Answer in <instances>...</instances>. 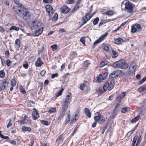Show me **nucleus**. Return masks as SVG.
Listing matches in <instances>:
<instances>
[{
  "instance_id": "obj_1",
  "label": "nucleus",
  "mask_w": 146,
  "mask_h": 146,
  "mask_svg": "<svg viewBox=\"0 0 146 146\" xmlns=\"http://www.w3.org/2000/svg\"><path fill=\"white\" fill-rule=\"evenodd\" d=\"M110 82H107L105 83L103 86V89L104 92L106 91L107 90H110L113 88L115 85V82L116 79H110Z\"/></svg>"
},
{
  "instance_id": "obj_2",
  "label": "nucleus",
  "mask_w": 146,
  "mask_h": 146,
  "mask_svg": "<svg viewBox=\"0 0 146 146\" xmlns=\"http://www.w3.org/2000/svg\"><path fill=\"white\" fill-rule=\"evenodd\" d=\"M113 66L115 68H127L128 65L126 63L124 60H121L113 63Z\"/></svg>"
},
{
  "instance_id": "obj_3",
  "label": "nucleus",
  "mask_w": 146,
  "mask_h": 146,
  "mask_svg": "<svg viewBox=\"0 0 146 146\" xmlns=\"http://www.w3.org/2000/svg\"><path fill=\"white\" fill-rule=\"evenodd\" d=\"M125 5V8L127 11L130 13H132L133 11V6L131 3L129 1H127L125 3H124L123 1L122 3L121 7L123 6V5Z\"/></svg>"
},
{
  "instance_id": "obj_4",
  "label": "nucleus",
  "mask_w": 146,
  "mask_h": 146,
  "mask_svg": "<svg viewBox=\"0 0 146 146\" xmlns=\"http://www.w3.org/2000/svg\"><path fill=\"white\" fill-rule=\"evenodd\" d=\"M142 30V27L140 25L135 23L132 26L131 31L132 33L140 31Z\"/></svg>"
},
{
  "instance_id": "obj_5",
  "label": "nucleus",
  "mask_w": 146,
  "mask_h": 146,
  "mask_svg": "<svg viewBox=\"0 0 146 146\" xmlns=\"http://www.w3.org/2000/svg\"><path fill=\"white\" fill-rule=\"evenodd\" d=\"M136 68V66L135 62L134 61L131 62L129 65V75L131 76L133 75Z\"/></svg>"
},
{
  "instance_id": "obj_6",
  "label": "nucleus",
  "mask_w": 146,
  "mask_h": 146,
  "mask_svg": "<svg viewBox=\"0 0 146 146\" xmlns=\"http://www.w3.org/2000/svg\"><path fill=\"white\" fill-rule=\"evenodd\" d=\"M25 9V8L23 9H22V16L24 20L27 21L30 19L31 15L30 13Z\"/></svg>"
},
{
  "instance_id": "obj_7",
  "label": "nucleus",
  "mask_w": 146,
  "mask_h": 146,
  "mask_svg": "<svg viewBox=\"0 0 146 146\" xmlns=\"http://www.w3.org/2000/svg\"><path fill=\"white\" fill-rule=\"evenodd\" d=\"M92 16L93 15L92 14L89 13H88L86 14L82 18L83 21L81 25L82 26L86 23L89 20Z\"/></svg>"
},
{
  "instance_id": "obj_8",
  "label": "nucleus",
  "mask_w": 146,
  "mask_h": 146,
  "mask_svg": "<svg viewBox=\"0 0 146 146\" xmlns=\"http://www.w3.org/2000/svg\"><path fill=\"white\" fill-rule=\"evenodd\" d=\"M121 72V70H117L114 71L110 74L109 76L110 79H115V78L117 77L119 75Z\"/></svg>"
},
{
  "instance_id": "obj_9",
  "label": "nucleus",
  "mask_w": 146,
  "mask_h": 146,
  "mask_svg": "<svg viewBox=\"0 0 146 146\" xmlns=\"http://www.w3.org/2000/svg\"><path fill=\"white\" fill-rule=\"evenodd\" d=\"M70 103V102H69L63 100L62 107L60 108V111H66L68 109Z\"/></svg>"
},
{
  "instance_id": "obj_10",
  "label": "nucleus",
  "mask_w": 146,
  "mask_h": 146,
  "mask_svg": "<svg viewBox=\"0 0 146 146\" xmlns=\"http://www.w3.org/2000/svg\"><path fill=\"white\" fill-rule=\"evenodd\" d=\"M80 112V110L78 109L75 112V114L74 117H72L71 119L70 123H74L78 118L79 117V114Z\"/></svg>"
},
{
  "instance_id": "obj_11",
  "label": "nucleus",
  "mask_w": 146,
  "mask_h": 146,
  "mask_svg": "<svg viewBox=\"0 0 146 146\" xmlns=\"http://www.w3.org/2000/svg\"><path fill=\"white\" fill-rule=\"evenodd\" d=\"M46 11L48 13L50 16H52L55 12L52 7L50 5H47L45 7Z\"/></svg>"
},
{
  "instance_id": "obj_12",
  "label": "nucleus",
  "mask_w": 146,
  "mask_h": 146,
  "mask_svg": "<svg viewBox=\"0 0 146 146\" xmlns=\"http://www.w3.org/2000/svg\"><path fill=\"white\" fill-rule=\"evenodd\" d=\"M8 83L5 80L2 81L0 83V92L5 89L6 86L8 85Z\"/></svg>"
},
{
  "instance_id": "obj_13",
  "label": "nucleus",
  "mask_w": 146,
  "mask_h": 146,
  "mask_svg": "<svg viewBox=\"0 0 146 146\" xmlns=\"http://www.w3.org/2000/svg\"><path fill=\"white\" fill-rule=\"evenodd\" d=\"M108 35V33H105L95 41L94 43V46H95L96 44L99 43L100 42L104 40L106 38Z\"/></svg>"
},
{
  "instance_id": "obj_14",
  "label": "nucleus",
  "mask_w": 146,
  "mask_h": 146,
  "mask_svg": "<svg viewBox=\"0 0 146 146\" xmlns=\"http://www.w3.org/2000/svg\"><path fill=\"white\" fill-rule=\"evenodd\" d=\"M32 117L34 120H36L39 117V115L38 113L37 110L35 108L33 109V111L32 113Z\"/></svg>"
},
{
  "instance_id": "obj_15",
  "label": "nucleus",
  "mask_w": 146,
  "mask_h": 146,
  "mask_svg": "<svg viewBox=\"0 0 146 146\" xmlns=\"http://www.w3.org/2000/svg\"><path fill=\"white\" fill-rule=\"evenodd\" d=\"M103 75L100 74L99 76L97 77V82H101V81L105 79L107 75V73L103 74Z\"/></svg>"
},
{
  "instance_id": "obj_16",
  "label": "nucleus",
  "mask_w": 146,
  "mask_h": 146,
  "mask_svg": "<svg viewBox=\"0 0 146 146\" xmlns=\"http://www.w3.org/2000/svg\"><path fill=\"white\" fill-rule=\"evenodd\" d=\"M29 121L28 117L26 115H25L23 119L18 121V123L20 124H24L25 123L29 122Z\"/></svg>"
},
{
  "instance_id": "obj_17",
  "label": "nucleus",
  "mask_w": 146,
  "mask_h": 146,
  "mask_svg": "<svg viewBox=\"0 0 146 146\" xmlns=\"http://www.w3.org/2000/svg\"><path fill=\"white\" fill-rule=\"evenodd\" d=\"M70 10L69 8H68L66 6H64L62 7L60 9V11L63 13H68Z\"/></svg>"
},
{
  "instance_id": "obj_18",
  "label": "nucleus",
  "mask_w": 146,
  "mask_h": 146,
  "mask_svg": "<svg viewBox=\"0 0 146 146\" xmlns=\"http://www.w3.org/2000/svg\"><path fill=\"white\" fill-rule=\"evenodd\" d=\"M125 95V93L124 92H123L121 93L119 96L116 98V101L117 103H120L121 101V99L124 97Z\"/></svg>"
},
{
  "instance_id": "obj_19",
  "label": "nucleus",
  "mask_w": 146,
  "mask_h": 146,
  "mask_svg": "<svg viewBox=\"0 0 146 146\" xmlns=\"http://www.w3.org/2000/svg\"><path fill=\"white\" fill-rule=\"evenodd\" d=\"M95 116L94 117L95 121L98 122L100 120L101 118L102 117V115L99 112H97L95 114Z\"/></svg>"
},
{
  "instance_id": "obj_20",
  "label": "nucleus",
  "mask_w": 146,
  "mask_h": 146,
  "mask_svg": "<svg viewBox=\"0 0 146 146\" xmlns=\"http://www.w3.org/2000/svg\"><path fill=\"white\" fill-rule=\"evenodd\" d=\"M43 27H42L36 30L34 33V36H37L40 35L43 31Z\"/></svg>"
},
{
  "instance_id": "obj_21",
  "label": "nucleus",
  "mask_w": 146,
  "mask_h": 146,
  "mask_svg": "<svg viewBox=\"0 0 146 146\" xmlns=\"http://www.w3.org/2000/svg\"><path fill=\"white\" fill-rule=\"evenodd\" d=\"M44 64V62L41 60V58L39 57L35 62V65L37 67H40L42 64Z\"/></svg>"
},
{
  "instance_id": "obj_22",
  "label": "nucleus",
  "mask_w": 146,
  "mask_h": 146,
  "mask_svg": "<svg viewBox=\"0 0 146 146\" xmlns=\"http://www.w3.org/2000/svg\"><path fill=\"white\" fill-rule=\"evenodd\" d=\"M114 42L115 44L119 45L125 42V40L120 38L114 39Z\"/></svg>"
},
{
  "instance_id": "obj_23",
  "label": "nucleus",
  "mask_w": 146,
  "mask_h": 146,
  "mask_svg": "<svg viewBox=\"0 0 146 146\" xmlns=\"http://www.w3.org/2000/svg\"><path fill=\"white\" fill-rule=\"evenodd\" d=\"M72 94L70 92H69L66 96V98L64 100L66 101L69 102H71V101L72 98Z\"/></svg>"
},
{
  "instance_id": "obj_24",
  "label": "nucleus",
  "mask_w": 146,
  "mask_h": 146,
  "mask_svg": "<svg viewBox=\"0 0 146 146\" xmlns=\"http://www.w3.org/2000/svg\"><path fill=\"white\" fill-rule=\"evenodd\" d=\"M84 112L85 115L88 117L90 118L91 117V113L89 109L88 108H86L84 109Z\"/></svg>"
},
{
  "instance_id": "obj_25",
  "label": "nucleus",
  "mask_w": 146,
  "mask_h": 146,
  "mask_svg": "<svg viewBox=\"0 0 146 146\" xmlns=\"http://www.w3.org/2000/svg\"><path fill=\"white\" fill-rule=\"evenodd\" d=\"M13 10L15 11V12L17 13H20L21 11H23V9L20 8H19V7H18L17 6L16 7H13Z\"/></svg>"
},
{
  "instance_id": "obj_26",
  "label": "nucleus",
  "mask_w": 146,
  "mask_h": 146,
  "mask_svg": "<svg viewBox=\"0 0 146 146\" xmlns=\"http://www.w3.org/2000/svg\"><path fill=\"white\" fill-rule=\"evenodd\" d=\"M111 55L112 58H116L118 54L114 50L112 49L111 52Z\"/></svg>"
},
{
  "instance_id": "obj_27",
  "label": "nucleus",
  "mask_w": 146,
  "mask_h": 146,
  "mask_svg": "<svg viewBox=\"0 0 146 146\" xmlns=\"http://www.w3.org/2000/svg\"><path fill=\"white\" fill-rule=\"evenodd\" d=\"M39 23L37 22H34L33 23L32 26V29H37L38 27V24Z\"/></svg>"
},
{
  "instance_id": "obj_28",
  "label": "nucleus",
  "mask_w": 146,
  "mask_h": 146,
  "mask_svg": "<svg viewBox=\"0 0 146 146\" xmlns=\"http://www.w3.org/2000/svg\"><path fill=\"white\" fill-rule=\"evenodd\" d=\"M14 1L18 5L19 8H20L22 9H23L25 8L24 6L19 3V0H14Z\"/></svg>"
},
{
  "instance_id": "obj_29",
  "label": "nucleus",
  "mask_w": 146,
  "mask_h": 146,
  "mask_svg": "<svg viewBox=\"0 0 146 146\" xmlns=\"http://www.w3.org/2000/svg\"><path fill=\"white\" fill-rule=\"evenodd\" d=\"M80 2H78L75 5L73 9V10L74 11H76L78 10L79 9L80 7Z\"/></svg>"
},
{
  "instance_id": "obj_30",
  "label": "nucleus",
  "mask_w": 146,
  "mask_h": 146,
  "mask_svg": "<svg viewBox=\"0 0 146 146\" xmlns=\"http://www.w3.org/2000/svg\"><path fill=\"white\" fill-rule=\"evenodd\" d=\"M64 90V89L61 88L59 91H57L55 93L56 97H57L61 95Z\"/></svg>"
},
{
  "instance_id": "obj_31",
  "label": "nucleus",
  "mask_w": 146,
  "mask_h": 146,
  "mask_svg": "<svg viewBox=\"0 0 146 146\" xmlns=\"http://www.w3.org/2000/svg\"><path fill=\"white\" fill-rule=\"evenodd\" d=\"M130 110V108L129 107H124L121 110V112L122 113H124L127 111H129Z\"/></svg>"
},
{
  "instance_id": "obj_32",
  "label": "nucleus",
  "mask_w": 146,
  "mask_h": 146,
  "mask_svg": "<svg viewBox=\"0 0 146 146\" xmlns=\"http://www.w3.org/2000/svg\"><path fill=\"white\" fill-rule=\"evenodd\" d=\"M56 110L55 108H53L50 109L48 111V112L49 113L51 114L53 113L56 112Z\"/></svg>"
},
{
  "instance_id": "obj_33",
  "label": "nucleus",
  "mask_w": 146,
  "mask_h": 146,
  "mask_svg": "<svg viewBox=\"0 0 146 146\" xmlns=\"http://www.w3.org/2000/svg\"><path fill=\"white\" fill-rule=\"evenodd\" d=\"M19 27H16L15 26H11L10 28L9 29V30L10 31L12 30H15L16 31H19Z\"/></svg>"
},
{
  "instance_id": "obj_34",
  "label": "nucleus",
  "mask_w": 146,
  "mask_h": 146,
  "mask_svg": "<svg viewBox=\"0 0 146 146\" xmlns=\"http://www.w3.org/2000/svg\"><path fill=\"white\" fill-rule=\"evenodd\" d=\"M140 117V115H138L134 119H132L131 122L132 123H134L137 121Z\"/></svg>"
},
{
  "instance_id": "obj_35",
  "label": "nucleus",
  "mask_w": 146,
  "mask_h": 146,
  "mask_svg": "<svg viewBox=\"0 0 146 146\" xmlns=\"http://www.w3.org/2000/svg\"><path fill=\"white\" fill-rule=\"evenodd\" d=\"M90 63L89 62L88 60H86L84 61V68L86 69Z\"/></svg>"
},
{
  "instance_id": "obj_36",
  "label": "nucleus",
  "mask_w": 146,
  "mask_h": 146,
  "mask_svg": "<svg viewBox=\"0 0 146 146\" xmlns=\"http://www.w3.org/2000/svg\"><path fill=\"white\" fill-rule=\"evenodd\" d=\"M139 92H141L143 91H145L146 90V87L145 86H140L138 89Z\"/></svg>"
},
{
  "instance_id": "obj_37",
  "label": "nucleus",
  "mask_w": 146,
  "mask_h": 146,
  "mask_svg": "<svg viewBox=\"0 0 146 146\" xmlns=\"http://www.w3.org/2000/svg\"><path fill=\"white\" fill-rule=\"evenodd\" d=\"M50 47L52 48V50L53 51H55L57 49V45L56 44L52 45Z\"/></svg>"
},
{
  "instance_id": "obj_38",
  "label": "nucleus",
  "mask_w": 146,
  "mask_h": 146,
  "mask_svg": "<svg viewBox=\"0 0 146 146\" xmlns=\"http://www.w3.org/2000/svg\"><path fill=\"white\" fill-rule=\"evenodd\" d=\"M115 12L112 11H109L106 13V15H114Z\"/></svg>"
},
{
  "instance_id": "obj_39",
  "label": "nucleus",
  "mask_w": 146,
  "mask_h": 146,
  "mask_svg": "<svg viewBox=\"0 0 146 146\" xmlns=\"http://www.w3.org/2000/svg\"><path fill=\"white\" fill-rule=\"evenodd\" d=\"M5 75V73L3 70L0 71V77L3 78L4 77Z\"/></svg>"
},
{
  "instance_id": "obj_40",
  "label": "nucleus",
  "mask_w": 146,
  "mask_h": 146,
  "mask_svg": "<svg viewBox=\"0 0 146 146\" xmlns=\"http://www.w3.org/2000/svg\"><path fill=\"white\" fill-rule=\"evenodd\" d=\"M58 17V14L57 13H55L54 14V16L52 18V20L53 21H55L57 20Z\"/></svg>"
},
{
  "instance_id": "obj_41",
  "label": "nucleus",
  "mask_w": 146,
  "mask_h": 146,
  "mask_svg": "<svg viewBox=\"0 0 146 146\" xmlns=\"http://www.w3.org/2000/svg\"><path fill=\"white\" fill-rule=\"evenodd\" d=\"M20 42L19 40L18 39H16L15 41V45H16L19 48L20 46Z\"/></svg>"
},
{
  "instance_id": "obj_42",
  "label": "nucleus",
  "mask_w": 146,
  "mask_h": 146,
  "mask_svg": "<svg viewBox=\"0 0 146 146\" xmlns=\"http://www.w3.org/2000/svg\"><path fill=\"white\" fill-rule=\"evenodd\" d=\"M16 84L15 80L14 79H13L11 81V84L12 86H15Z\"/></svg>"
},
{
  "instance_id": "obj_43",
  "label": "nucleus",
  "mask_w": 146,
  "mask_h": 146,
  "mask_svg": "<svg viewBox=\"0 0 146 146\" xmlns=\"http://www.w3.org/2000/svg\"><path fill=\"white\" fill-rule=\"evenodd\" d=\"M6 63L8 66H10L11 65L12 62L9 59H7L6 61Z\"/></svg>"
},
{
  "instance_id": "obj_44",
  "label": "nucleus",
  "mask_w": 146,
  "mask_h": 146,
  "mask_svg": "<svg viewBox=\"0 0 146 146\" xmlns=\"http://www.w3.org/2000/svg\"><path fill=\"white\" fill-rule=\"evenodd\" d=\"M99 18L98 17H96L95 18L93 21V23L94 25H96L99 21Z\"/></svg>"
},
{
  "instance_id": "obj_45",
  "label": "nucleus",
  "mask_w": 146,
  "mask_h": 146,
  "mask_svg": "<svg viewBox=\"0 0 146 146\" xmlns=\"http://www.w3.org/2000/svg\"><path fill=\"white\" fill-rule=\"evenodd\" d=\"M86 86V85L84 84H80V88L83 91L84 90Z\"/></svg>"
},
{
  "instance_id": "obj_46",
  "label": "nucleus",
  "mask_w": 146,
  "mask_h": 146,
  "mask_svg": "<svg viewBox=\"0 0 146 146\" xmlns=\"http://www.w3.org/2000/svg\"><path fill=\"white\" fill-rule=\"evenodd\" d=\"M19 88L21 92L23 94H25L26 93V91L22 86H20Z\"/></svg>"
},
{
  "instance_id": "obj_47",
  "label": "nucleus",
  "mask_w": 146,
  "mask_h": 146,
  "mask_svg": "<svg viewBox=\"0 0 146 146\" xmlns=\"http://www.w3.org/2000/svg\"><path fill=\"white\" fill-rule=\"evenodd\" d=\"M41 122L42 124L46 125H48L50 124L47 121L42 120Z\"/></svg>"
},
{
  "instance_id": "obj_48",
  "label": "nucleus",
  "mask_w": 146,
  "mask_h": 146,
  "mask_svg": "<svg viewBox=\"0 0 146 146\" xmlns=\"http://www.w3.org/2000/svg\"><path fill=\"white\" fill-rule=\"evenodd\" d=\"M8 142L14 145H15L16 144V142L14 140H9L8 141Z\"/></svg>"
},
{
  "instance_id": "obj_49",
  "label": "nucleus",
  "mask_w": 146,
  "mask_h": 146,
  "mask_svg": "<svg viewBox=\"0 0 146 146\" xmlns=\"http://www.w3.org/2000/svg\"><path fill=\"white\" fill-rule=\"evenodd\" d=\"M60 115L59 116L60 117H63L65 114V112L66 111H60Z\"/></svg>"
},
{
  "instance_id": "obj_50",
  "label": "nucleus",
  "mask_w": 146,
  "mask_h": 146,
  "mask_svg": "<svg viewBox=\"0 0 146 146\" xmlns=\"http://www.w3.org/2000/svg\"><path fill=\"white\" fill-rule=\"evenodd\" d=\"M58 74L57 73H56L55 74H52L51 76V78H54L56 77H57L58 76Z\"/></svg>"
},
{
  "instance_id": "obj_51",
  "label": "nucleus",
  "mask_w": 146,
  "mask_h": 146,
  "mask_svg": "<svg viewBox=\"0 0 146 146\" xmlns=\"http://www.w3.org/2000/svg\"><path fill=\"white\" fill-rule=\"evenodd\" d=\"M100 120V123L101 124L103 123H104L105 122V119L104 117V116L103 115H102V117L101 118Z\"/></svg>"
},
{
  "instance_id": "obj_52",
  "label": "nucleus",
  "mask_w": 146,
  "mask_h": 146,
  "mask_svg": "<svg viewBox=\"0 0 146 146\" xmlns=\"http://www.w3.org/2000/svg\"><path fill=\"white\" fill-rule=\"evenodd\" d=\"M46 73V71L45 70H42L40 73V74L42 76H45V74Z\"/></svg>"
},
{
  "instance_id": "obj_53",
  "label": "nucleus",
  "mask_w": 146,
  "mask_h": 146,
  "mask_svg": "<svg viewBox=\"0 0 146 146\" xmlns=\"http://www.w3.org/2000/svg\"><path fill=\"white\" fill-rule=\"evenodd\" d=\"M52 0H43V2L45 3H52Z\"/></svg>"
},
{
  "instance_id": "obj_54",
  "label": "nucleus",
  "mask_w": 146,
  "mask_h": 146,
  "mask_svg": "<svg viewBox=\"0 0 146 146\" xmlns=\"http://www.w3.org/2000/svg\"><path fill=\"white\" fill-rule=\"evenodd\" d=\"M119 103H117L116 104L115 106L114 109V111H116V110L117 111L118 109L119 108Z\"/></svg>"
},
{
  "instance_id": "obj_55",
  "label": "nucleus",
  "mask_w": 146,
  "mask_h": 146,
  "mask_svg": "<svg viewBox=\"0 0 146 146\" xmlns=\"http://www.w3.org/2000/svg\"><path fill=\"white\" fill-rule=\"evenodd\" d=\"M75 0H68L66 1V3H68L72 4L75 3Z\"/></svg>"
},
{
  "instance_id": "obj_56",
  "label": "nucleus",
  "mask_w": 146,
  "mask_h": 146,
  "mask_svg": "<svg viewBox=\"0 0 146 146\" xmlns=\"http://www.w3.org/2000/svg\"><path fill=\"white\" fill-rule=\"evenodd\" d=\"M117 111L116 110V111H114V110H113V111L112 112V117H115L117 114Z\"/></svg>"
},
{
  "instance_id": "obj_57",
  "label": "nucleus",
  "mask_w": 146,
  "mask_h": 146,
  "mask_svg": "<svg viewBox=\"0 0 146 146\" xmlns=\"http://www.w3.org/2000/svg\"><path fill=\"white\" fill-rule=\"evenodd\" d=\"M106 64V62L105 61H102V62L100 64V66L101 67H103Z\"/></svg>"
},
{
  "instance_id": "obj_58",
  "label": "nucleus",
  "mask_w": 146,
  "mask_h": 146,
  "mask_svg": "<svg viewBox=\"0 0 146 146\" xmlns=\"http://www.w3.org/2000/svg\"><path fill=\"white\" fill-rule=\"evenodd\" d=\"M146 80V76L145 77H144L143 79L142 80H141L139 82L140 83V84H142Z\"/></svg>"
},
{
  "instance_id": "obj_59",
  "label": "nucleus",
  "mask_w": 146,
  "mask_h": 146,
  "mask_svg": "<svg viewBox=\"0 0 146 146\" xmlns=\"http://www.w3.org/2000/svg\"><path fill=\"white\" fill-rule=\"evenodd\" d=\"M80 41L82 44H84L85 43V39H84V37H82L80 39Z\"/></svg>"
},
{
  "instance_id": "obj_60",
  "label": "nucleus",
  "mask_w": 146,
  "mask_h": 146,
  "mask_svg": "<svg viewBox=\"0 0 146 146\" xmlns=\"http://www.w3.org/2000/svg\"><path fill=\"white\" fill-rule=\"evenodd\" d=\"M5 31V29L2 27L0 26V32L1 33H3Z\"/></svg>"
},
{
  "instance_id": "obj_61",
  "label": "nucleus",
  "mask_w": 146,
  "mask_h": 146,
  "mask_svg": "<svg viewBox=\"0 0 146 146\" xmlns=\"http://www.w3.org/2000/svg\"><path fill=\"white\" fill-rule=\"evenodd\" d=\"M68 118L66 120V123H68L70 121V115L68 116Z\"/></svg>"
},
{
  "instance_id": "obj_62",
  "label": "nucleus",
  "mask_w": 146,
  "mask_h": 146,
  "mask_svg": "<svg viewBox=\"0 0 146 146\" xmlns=\"http://www.w3.org/2000/svg\"><path fill=\"white\" fill-rule=\"evenodd\" d=\"M29 65L28 64H23V67L26 69L28 68Z\"/></svg>"
},
{
  "instance_id": "obj_63",
  "label": "nucleus",
  "mask_w": 146,
  "mask_h": 146,
  "mask_svg": "<svg viewBox=\"0 0 146 146\" xmlns=\"http://www.w3.org/2000/svg\"><path fill=\"white\" fill-rule=\"evenodd\" d=\"M11 120L9 119V121L7 125V127L8 128L12 125V123H11Z\"/></svg>"
},
{
  "instance_id": "obj_64",
  "label": "nucleus",
  "mask_w": 146,
  "mask_h": 146,
  "mask_svg": "<svg viewBox=\"0 0 146 146\" xmlns=\"http://www.w3.org/2000/svg\"><path fill=\"white\" fill-rule=\"evenodd\" d=\"M109 47L107 45H105L104 46V49L106 51H108L109 50Z\"/></svg>"
}]
</instances>
